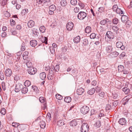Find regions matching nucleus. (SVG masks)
<instances>
[{
  "label": "nucleus",
  "mask_w": 132,
  "mask_h": 132,
  "mask_svg": "<svg viewBox=\"0 0 132 132\" xmlns=\"http://www.w3.org/2000/svg\"><path fill=\"white\" fill-rule=\"evenodd\" d=\"M80 37L78 36L75 37L73 39V40L75 43H77L80 41Z\"/></svg>",
  "instance_id": "obj_21"
},
{
  "label": "nucleus",
  "mask_w": 132,
  "mask_h": 132,
  "mask_svg": "<svg viewBox=\"0 0 132 132\" xmlns=\"http://www.w3.org/2000/svg\"><path fill=\"white\" fill-rule=\"evenodd\" d=\"M28 91V88L26 87L22 88L21 92L22 93L26 94Z\"/></svg>",
  "instance_id": "obj_34"
},
{
  "label": "nucleus",
  "mask_w": 132,
  "mask_h": 132,
  "mask_svg": "<svg viewBox=\"0 0 132 132\" xmlns=\"http://www.w3.org/2000/svg\"><path fill=\"white\" fill-rule=\"evenodd\" d=\"M61 3L62 6H65L67 4V2L65 0H62L61 2Z\"/></svg>",
  "instance_id": "obj_40"
},
{
  "label": "nucleus",
  "mask_w": 132,
  "mask_h": 132,
  "mask_svg": "<svg viewBox=\"0 0 132 132\" xmlns=\"http://www.w3.org/2000/svg\"><path fill=\"white\" fill-rule=\"evenodd\" d=\"M39 101L42 103H44V105L45 108H46V99L43 97H41L39 98Z\"/></svg>",
  "instance_id": "obj_11"
},
{
  "label": "nucleus",
  "mask_w": 132,
  "mask_h": 132,
  "mask_svg": "<svg viewBox=\"0 0 132 132\" xmlns=\"http://www.w3.org/2000/svg\"><path fill=\"white\" fill-rule=\"evenodd\" d=\"M104 8L103 7H99L98 9V11L100 13H102L103 12L104 10Z\"/></svg>",
  "instance_id": "obj_54"
},
{
  "label": "nucleus",
  "mask_w": 132,
  "mask_h": 132,
  "mask_svg": "<svg viewBox=\"0 0 132 132\" xmlns=\"http://www.w3.org/2000/svg\"><path fill=\"white\" fill-rule=\"evenodd\" d=\"M54 78V75L48 74L47 76V78L48 80H52Z\"/></svg>",
  "instance_id": "obj_50"
},
{
  "label": "nucleus",
  "mask_w": 132,
  "mask_h": 132,
  "mask_svg": "<svg viewBox=\"0 0 132 132\" xmlns=\"http://www.w3.org/2000/svg\"><path fill=\"white\" fill-rule=\"evenodd\" d=\"M107 23H108L109 24H111V21L109 20L108 18H106L105 19H103L101 20L100 22V23L102 25H105Z\"/></svg>",
  "instance_id": "obj_10"
},
{
  "label": "nucleus",
  "mask_w": 132,
  "mask_h": 132,
  "mask_svg": "<svg viewBox=\"0 0 132 132\" xmlns=\"http://www.w3.org/2000/svg\"><path fill=\"white\" fill-rule=\"evenodd\" d=\"M116 46L117 47L120 48L122 50H123L125 49V46L123 45L122 43L120 41H118L116 43Z\"/></svg>",
  "instance_id": "obj_5"
},
{
  "label": "nucleus",
  "mask_w": 132,
  "mask_h": 132,
  "mask_svg": "<svg viewBox=\"0 0 132 132\" xmlns=\"http://www.w3.org/2000/svg\"><path fill=\"white\" fill-rule=\"evenodd\" d=\"M50 50L51 54H53L55 52V50L52 47H50Z\"/></svg>",
  "instance_id": "obj_60"
},
{
  "label": "nucleus",
  "mask_w": 132,
  "mask_h": 132,
  "mask_svg": "<svg viewBox=\"0 0 132 132\" xmlns=\"http://www.w3.org/2000/svg\"><path fill=\"white\" fill-rule=\"evenodd\" d=\"M112 103L113 106H116L118 104V102L117 101H113Z\"/></svg>",
  "instance_id": "obj_47"
},
{
  "label": "nucleus",
  "mask_w": 132,
  "mask_h": 132,
  "mask_svg": "<svg viewBox=\"0 0 132 132\" xmlns=\"http://www.w3.org/2000/svg\"><path fill=\"white\" fill-rule=\"evenodd\" d=\"M80 9L79 7H76L74 9V11L75 13H78Z\"/></svg>",
  "instance_id": "obj_62"
},
{
  "label": "nucleus",
  "mask_w": 132,
  "mask_h": 132,
  "mask_svg": "<svg viewBox=\"0 0 132 132\" xmlns=\"http://www.w3.org/2000/svg\"><path fill=\"white\" fill-rule=\"evenodd\" d=\"M26 64L27 67L29 68L32 67V64L31 62H28L26 63Z\"/></svg>",
  "instance_id": "obj_42"
},
{
  "label": "nucleus",
  "mask_w": 132,
  "mask_h": 132,
  "mask_svg": "<svg viewBox=\"0 0 132 132\" xmlns=\"http://www.w3.org/2000/svg\"><path fill=\"white\" fill-rule=\"evenodd\" d=\"M84 91V89L82 88L79 87L78 88L77 90V93L78 95H82Z\"/></svg>",
  "instance_id": "obj_13"
},
{
  "label": "nucleus",
  "mask_w": 132,
  "mask_h": 132,
  "mask_svg": "<svg viewBox=\"0 0 132 132\" xmlns=\"http://www.w3.org/2000/svg\"><path fill=\"white\" fill-rule=\"evenodd\" d=\"M126 55V53L125 52H122L120 55V59H122L123 57H125Z\"/></svg>",
  "instance_id": "obj_51"
},
{
  "label": "nucleus",
  "mask_w": 132,
  "mask_h": 132,
  "mask_svg": "<svg viewBox=\"0 0 132 132\" xmlns=\"http://www.w3.org/2000/svg\"><path fill=\"white\" fill-rule=\"evenodd\" d=\"M12 73V70L9 69L6 70L5 72V75L7 77H10Z\"/></svg>",
  "instance_id": "obj_12"
},
{
  "label": "nucleus",
  "mask_w": 132,
  "mask_h": 132,
  "mask_svg": "<svg viewBox=\"0 0 132 132\" xmlns=\"http://www.w3.org/2000/svg\"><path fill=\"white\" fill-rule=\"evenodd\" d=\"M53 69L55 72H58L59 70V66L58 65H56L55 67H53Z\"/></svg>",
  "instance_id": "obj_37"
},
{
  "label": "nucleus",
  "mask_w": 132,
  "mask_h": 132,
  "mask_svg": "<svg viewBox=\"0 0 132 132\" xmlns=\"http://www.w3.org/2000/svg\"><path fill=\"white\" fill-rule=\"evenodd\" d=\"M127 27L129 28L131 26V22L130 21H128L126 22Z\"/></svg>",
  "instance_id": "obj_53"
},
{
  "label": "nucleus",
  "mask_w": 132,
  "mask_h": 132,
  "mask_svg": "<svg viewBox=\"0 0 132 132\" xmlns=\"http://www.w3.org/2000/svg\"><path fill=\"white\" fill-rule=\"evenodd\" d=\"M89 111V108L86 105L82 106L80 109L81 112L84 114L88 113Z\"/></svg>",
  "instance_id": "obj_3"
},
{
  "label": "nucleus",
  "mask_w": 132,
  "mask_h": 132,
  "mask_svg": "<svg viewBox=\"0 0 132 132\" xmlns=\"http://www.w3.org/2000/svg\"><path fill=\"white\" fill-rule=\"evenodd\" d=\"M47 0H36L37 3L36 5L39 6L40 4H42L43 3H44L47 2Z\"/></svg>",
  "instance_id": "obj_19"
},
{
  "label": "nucleus",
  "mask_w": 132,
  "mask_h": 132,
  "mask_svg": "<svg viewBox=\"0 0 132 132\" xmlns=\"http://www.w3.org/2000/svg\"><path fill=\"white\" fill-rule=\"evenodd\" d=\"M4 78V76L3 72L0 71V79L1 80H3Z\"/></svg>",
  "instance_id": "obj_45"
},
{
  "label": "nucleus",
  "mask_w": 132,
  "mask_h": 132,
  "mask_svg": "<svg viewBox=\"0 0 132 132\" xmlns=\"http://www.w3.org/2000/svg\"><path fill=\"white\" fill-rule=\"evenodd\" d=\"M89 126L87 123H83L81 128V132H88L89 131Z\"/></svg>",
  "instance_id": "obj_1"
},
{
  "label": "nucleus",
  "mask_w": 132,
  "mask_h": 132,
  "mask_svg": "<svg viewBox=\"0 0 132 132\" xmlns=\"http://www.w3.org/2000/svg\"><path fill=\"white\" fill-rule=\"evenodd\" d=\"M87 16L86 13L83 11H80L79 12L78 15V18L80 20H83Z\"/></svg>",
  "instance_id": "obj_2"
},
{
  "label": "nucleus",
  "mask_w": 132,
  "mask_h": 132,
  "mask_svg": "<svg viewBox=\"0 0 132 132\" xmlns=\"http://www.w3.org/2000/svg\"><path fill=\"white\" fill-rule=\"evenodd\" d=\"M57 124L60 126H61L64 124L63 120H62L58 121L57 122Z\"/></svg>",
  "instance_id": "obj_24"
},
{
  "label": "nucleus",
  "mask_w": 132,
  "mask_h": 132,
  "mask_svg": "<svg viewBox=\"0 0 132 132\" xmlns=\"http://www.w3.org/2000/svg\"><path fill=\"white\" fill-rule=\"evenodd\" d=\"M10 22L11 26H13L15 24V22L12 19L10 20Z\"/></svg>",
  "instance_id": "obj_58"
},
{
  "label": "nucleus",
  "mask_w": 132,
  "mask_h": 132,
  "mask_svg": "<svg viewBox=\"0 0 132 132\" xmlns=\"http://www.w3.org/2000/svg\"><path fill=\"white\" fill-rule=\"evenodd\" d=\"M21 50L22 51H24L25 50V44L23 42L22 43L21 45Z\"/></svg>",
  "instance_id": "obj_49"
},
{
  "label": "nucleus",
  "mask_w": 132,
  "mask_h": 132,
  "mask_svg": "<svg viewBox=\"0 0 132 132\" xmlns=\"http://www.w3.org/2000/svg\"><path fill=\"white\" fill-rule=\"evenodd\" d=\"M98 95L101 97H103L105 95V93L103 92L100 91L99 92Z\"/></svg>",
  "instance_id": "obj_55"
},
{
  "label": "nucleus",
  "mask_w": 132,
  "mask_h": 132,
  "mask_svg": "<svg viewBox=\"0 0 132 132\" xmlns=\"http://www.w3.org/2000/svg\"><path fill=\"white\" fill-rule=\"evenodd\" d=\"M7 3V0H2L1 4L2 6H4Z\"/></svg>",
  "instance_id": "obj_46"
},
{
  "label": "nucleus",
  "mask_w": 132,
  "mask_h": 132,
  "mask_svg": "<svg viewBox=\"0 0 132 132\" xmlns=\"http://www.w3.org/2000/svg\"><path fill=\"white\" fill-rule=\"evenodd\" d=\"M35 24L34 21L32 20H30L28 22L27 25L29 27L31 28L33 27Z\"/></svg>",
  "instance_id": "obj_16"
},
{
  "label": "nucleus",
  "mask_w": 132,
  "mask_h": 132,
  "mask_svg": "<svg viewBox=\"0 0 132 132\" xmlns=\"http://www.w3.org/2000/svg\"><path fill=\"white\" fill-rule=\"evenodd\" d=\"M1 113L3 115H4L5 114V109L3 108L1 109Z\"/></svg>",
  "instance_id": "obj_48"
},
{
  "label": "nucleus",
  "mask_w": 132,
  "mask_h": 132,
  "mask_svg": "<svg viewBox=\"0 0 132 132\" xmlns=\"http://www.w3.org/2000/svg\"><path fill=\"white\" fill-rule=\"evenodd\" d=\"M40 78L42 80H44L46 77V75L45 72H43L39 75Z\"/></svg>",
  "instance_id": "obj_20"
},
{
  "label": "nucleus",
  "mask_w": 132,
  "mask_h": 132,
  "mask_svg": "<svg viewBox=\"0 0 132 132\" xmlns=\"http://www.w3.org/2000/svg\"><path fill=\"white\" fill-rule=\"evenodd\" d=\"M11 33L12 35H15L17 34L16 31L14 29L12 30Z\"/></svg>",
  "instance_id": "obj_63"
},
{
  "label": "nucleus",
  "mask_w": 132,
  "mask_h": 132,
  "mask_svg": "<svg viewBox=\"0 0 132 132\" xmlns=\"http://www.w3.org/2000/svg\"><path fill=\"white\" fill-rule=\"evenodd\" d=\"M40 127L44 129L45 127L46 124L45 122L43 121H40L39 123Z\"/></svg>",
  "instance_id": "obj_25"
},
{
  "label": "nucleus",
  "mask_w": 132,
  "mask_h": 132,
  "mask_svg": "<svg viewBox=\"0 0 132 132\" xmlns=\"http://www.w3.org/2000/svg\"><path fill=\"white\" fill-rule=\"evenodd\" d=\"M56 97L57 99L61 100L62 99L63 97L61 95L57 94L56 95Z\"/></svg>",
  "instance_id": "obj_43"
},
{
  "label": "nucleus",
  "mask_w": 132,
  "mask_h": 132,
  "mask_svg": "<svg viewBox=\"0 0 132 132\" xmlns=\"http://www.w3.org/2000/svg\"><path fill=\"white\" fill-rule=\"evenodd\" d=\"M121 20L122 22L123 23H125L128 21V17L126 15H122L121 17Z\"/></svg>",
  "instance_id": "obj_14"
},
{
  "label": "nucleus",
  "mask_w": 132,
  "mask_h": 132,
  "mask_svg": "<svg viewBox=\"0 0 132 132\" xmlns=\"http://www.w3.org/2000/svg\"><path fill=\"white\" fill-rule=\"evenodd\" d=\"M82 43L84 46H87L88 44V40L86 39H84L83 40Z\"/></svg>",
  "instance_id": "obj_32"
},
{
  "label": "nucleus",
  "mask_w": 132,
  "mask_h": 132,
  "mask_svg": "<svg viewBox=\"0 0 132 132\" xmlns=\"http://www.w3.org/2000/svg\"><path fill=\"white\" fill-rule=\"evenodd\" d=\"M91 28L90 27L88 26L85 29V32L87 33H89L91 31Z\"/></svg>",
  "instance_id": "obj_35"
},
{
  "label": "nucleus",
  "mask_w": 132,
  "mask_h": 132,
  "mask_svg": "<svg viewBox=\"0 0 132 132\" xmlns=\"http://www.w3.org/2000/svg\"><path fill=\"white\" fill-rule=\"evenodd\" d=\"M71 98L69 96L66 97H65L64 99V101L68 103H69L71 101Z\"/></svg>",
  "instance_id": "obj_27"
},
{
  "label": "nucleus",
  "mask_w": 132,
  "mask_h": 132,
  "mask_svg": "<svg viewBox=\"0 0 132 132\" xmlns=\"http://www.w3.org/2000/svg\"><path fill=\"white\" fill-rule=\"evenodd\" d=\"M96 36V34L94 33H92L90 35V38L91 39H94Z\"/></svg>",
  "instance_id": "obj_57"
},
{
  "label": "nucleus",
  "mask_w": 132,
  "mask_h": 132,
  "mask_svg": "<svg viewBox=\"0 0 132 132\" xmlns=\"http://www.w3.org/2000/svg\"><path fill=\"white\" fill-rule=\"evenodd\" d=\"M32 88L33 89L34 91L36 93H38V89L37 87L36 86H32Z\"/></svg>",
  "instance_id": "obj_41"
},
{
  "label": "nucleus",
  "mask_w": 132,
  "mask_h": 132,
  "mask_svg": "<svg viewBox=\"0 0 132 132\" xmlns=\"http://www.w3.org/2000/svg\"><path fill=\"white\" fill-rule=\"evenodd\" d=\"M122 90L126 94H128L130 91V89L129 88H128L126 87H124L123 88Z\"/></svg>",
  "instance_id": "obj_26"
},
{
  "label": "nucleus",
  "mask_w": 132,
  "mask_h": 132,
  "mask_svg": "<svg viewBox=\"0 0 132 132\" xmlns=\"http://www.w3.org/2000/svg\"><path fill=\"white\" fill-rule=\"evenodd\" d=\"M30 45L33 47H35L37 44V42L36 40H32L30 42Z\"/></svg>",
  "instance_id": "obj_18"
},
{
  "label": "nucleus",
  "mask_w": 132,
  "mask_h": 132,
  "mask_svg": "<svg viewBox=\"0 0 132 132\" xmlns=\"http://www.w3.org/2000/svg\"><path fill=\"white\" fill-rule=\"evenodd\" d=\"M71 4L73 5H76L77 3V0H71L70 1Z\"/></svg>",
  "instance_id": "obj_44"
},
{
  "label": "nucleus",
  "mask_w": 132,
  "mask_h": 132,
  "mask_svg": "<svg viewBox=\"0 0 132 132\" xmlns=\"http://www.w3.org/2000/svg\"><path fill=\"white\" fill-rule=\"evenodd\" d=\"M73 26V24L72 22H69L67 24V29L68 30L71 31L72 29Z\"/></svg>",
  "instance_id": "obj_7"
},
{
  "label": "nucleus",
  "mask_w": 132,
  "mask_h": 132,
  "mask_svg": "<svg viewBox=\"0 0 132 132\" xmlns=\"http://www.w3.org/2000/svg\"><path fill=\"white\" fill-rule=\"evenodd\" d=\"M118 71L119 72H122L124 69V66L122 65H118Z\"/></svg>",
  "instance_id": "obj_29"
},
{
  "label": "nucleus",
  "mask_w": 132,
  "mask_h": 132,
  "mask_svg": "<svg viewBox=\"0 0 132 132\" xmlns=\"http://www.w3.org/2000/svg\"><path fill=\"white\" fill-rule=\"evenodd\" d=\"M28 73L31 75L35 74L37 72L36 69L33 67H31L28 70Z\"/></svg>",
  "instance_id": "obj_6"
},
{
  "label": "nucleus",
  "mask_w": 132,
  "mask_h": 132,
  "mask_svg": "<svg viewBox=\"0 0 132 132\" xmlns=\"http://www.w3.org/2000/svg\"><path fill=\"white\" fill-rule=\"evenodd\" d=\"M77 125V121L75 119L73 120L70 122V125L72 127H75Z\"/></svg>",
  "instance_id": "obj_17"
},
{
  "label": "nucleus",
  "mask_w": 132,
  "mask_h": 132,
  "mask_svg": "<svg viewBox=\"0 0 132 132\" xmlns=\"http://www.w3.org/2000/svg\"><path fill=\"white\" fill-rule=\"evenodd\" d=\"M31 84V82L29 80L26 81L24 83V85L25 86H29Z\"/></svg>",
  "instance_id": "obj_39"
},
{
  "label": "nucleus",
  "mask_w": 132,
  "mask_h": 132,
  "mask_svg": "<svg viewBox=\"0 0 132 132\" xmlns=\"http://www.w3.org/2000/svg\"><path fill=\"white\" fill-rule=\"evenodd\" d=\"M118 22L119 20L116 18H114L112 19V22L114 24L117 25Z\"/></svg>",
  "instance_id": "obj_36"
},
{
  "label": "nucleus",
  "mask_w": 132,
  "mask_h": 132,
  "mask_svg": "<svg viewBox=\"0 0 132 132\" xmlns=\"http://www.w3.org/2000/svg\"><path fill=\"white\" fill-rule=\"evenodd\" d=\"M118 122L120 124L123 125L126 124V121L125 118H122L119 119Z\"/></svg>",
  "instance_id": "obj_15"
},
{
  "label": "nucleus",
  "mask_w": 132,
  "mask_h": 132,
  "mask_svg": "<svg viewBox=\"0 0 132 132\" xmlns=\"http://www.w3.org/2000/svg\"><path fill=\"white\" fill-rule=\"evenodd\" d=\"M115 12L121 15L123 14V12L121 8L118 7Z\"/></svg>",
  "instance_id": "obj_22"
},
{
  "label": "nucleus",
  "mask_w": 132,
  "mask_h": 132,
  "mask_svg": "<svg viewBox=\"0 0 132 132\" xmlns=\"http://www.w3.org/2000/svg\"><path fill=\"white\" fill-rule=\"evenodd\" d=\"M32 34L36 36H38L39 33L37 31V29L33 28L32 29Z\"/></svg>",
  "instance_id": "obj_31"
},
{
  "label": "nucleus",
  "mask_w": 132,
  "mask_h": 132,
  "mask_svg": "<svg viewBox=\"0 0 132 132\" xmlns=\"http://www.w3.org/2000/svg\"><path fill=\"white\" fill-rule=\"evenodd\" d=\"M51 116L50 114L49 113H48L47 115L46 119L49 120H50L51 119Z\"/></svg>",
  "instance_id": "obj_56"
},
{
  "label": "nucleus",
  "mask_w": 132,
  "mask_h": 132,
  "mask_svg": "<svg viewBox=\"0 0 132 132\" xmlns=\"http://www.w3.org/2000/svg\"><path fill=\"white\" fill-rule=\"evenodd\" d=\"M112 54L114 57H116L119 55V53L118 52H112Z\"/></svg>",
  "instance_id": "obj_52"
},
{
  "label": "nucleus",
  "mask_w": 132,
  "mask_h": 132,
  "mask_svg": "<svg viewBox=\"0 0 132 132\" xmlns=\"http://www.w3.org/2000/svg\"><path fill=\"white\" fill-rule=\"evenodd\" d=\"M106 50L107 52L110 53L112 51L113 48L111 46H108L106 47Z\"/></svg>",
  "instance_id": "obj_23"
},
{
  "label": "nucleus",
  "mask_w": 132,
  "mask_h": 132,
  "mask_svg": "<svg viewBox=\"0 0 132 132\" xmlns=\"http://www.w3.org/2000/svg\"><path fill=\"white\" fill-rule=\"evenodd\" d=\"M96 126L98 128L99 127L101 126L100 122L98 121L96 123Z\"/></svg>",
  "instance_id": "obj_64"
},
{
  "label": "nucleus",
  "mask_w": 132,
  "mask_h": 132,
  "mask_svg": "<svg viewBox=\"0 0 132 132\" xmlns=\"http://www.w3.org/2000/svg\"><path fill=\"white\" fill-rule=\"evenodd\" d=\"M49 14L50 15H52L54 13V11L56 9L55 6L53 4L51 5L49 7Z\"/></svg>",
  "instance_id": "obj_4"
},
{
  "label": "nucleus",
  "mask_w": 132,
  "mask_h": 132,
  "mask_svg": "<svg viewBox=\"0 0 132 132\" xmlns=\"http://www.w3.org/2000/svg\"><path fill=\"white\" fill-rule=\"evenodd\" d=\"M106 36L108 38L110 39H113L114 37L113 33L110 31H108L107 32Z\"/></svg>",
  "instance_id": "obj_8"
},
{
  "label": "nucleus",
  "mask_w": 132,
  "mask_h": 132,
  "mask_svg": "<svg viewBox=\"0 0 132 132\" xmlns=\"http://www.w3.org/2000/svg\"><path fill=\"white\" fill-rule=\"evenodd\" d=\"M39 30L42 33H44L45 31V28L44 26H41L39 28Z\"/></svg>",
  "instance_id": "obj_38"
},
{
  "label": "nucleus",
  "mask_w": 132,
  "mask_h": 132,
  "mask_svg": "<svg viewBox=\"0 0 132 132\" xmlns=\"http://www.w3.org/2000/svg\"><path fill=\"white\" fill-rule=\"evenodd\" d=\"M95 89L94 88H92L88 92V93L90 95H92L95 92Z\"/></svg>",
  "instance_id": "obj_33"
},
{
  "label": "nucleus",
  "mask_w": 132,
  "mask_h": 132,
  "mask_svg": "<svg viewBox=\"0 0 132 132\" xmlns=\"http://www.w3.org/2000/svg\"><path fill=\"white\" fill-rule=\"evenodd\" d=\"M112 29L114 32H115L116 33H117L119 30V28L118 27L116 26H113L112 27Z\"/></svg>",
  "instance_id": "obj_30"
},
{
  "label": "nucleus",
  "mask_w": 132,
  "mask_h": 132,
  "mask_svg": "<svg viewBox=\"0 0 132 132\" xmlns=\"http://www.w3.org/2000/svg\"><path fill=\"white\" fill-rule=\"evenodd\" d=\"M118 8L117 5H115L113 6L112 9L114 11H116Z\"/></svg>",
  "instance_id": "obj_59"
},
{
  "label": "nucleus",
  "mask_w": 132,
  "mask_h": 132,
  "mask_svg": "<svg viewBox=\"0 0 132 132\" xmlns=\"http://www.w3.org/2000/svg\"><path fill=\"white\" fill-rule=\"evenodd\" d=\"M103 110H101L100 112V113L99 114L98 116L99 117H102L104 116V114L103 113Z\"/></svg>",
  "instance_id": "obj_61"
},
{
  "label": "nucleus",
  "mask_w": 132,
  "mask_h": 132,
  "mask_svg": "<svg viewBox=\"0 0 132 132\" xmlns=\"http://www.w3.org/2000/svg\"><path fill=\"white\" fill-rule=\"evenodd\" d=\"M55 72L53 69V67H51V68H50L49 69L48 75L54 76L55 75Z\"/></svg>",
  "instance_id": "obj_28"
},
{
  "label": "nucleus",
  "mask_w": 132,
  "mask_h": 132,
  "mask_svg": "<svg viewBox=\"0 0 132 132\" xmlns=\"http://www.w3.org/2000/svg\"><path fill=\"white\" fill-rule=\"evenodd\" d=\"M23 85L20 83H18L16 84L15 89V92H19L22 88Z\"/></svg>",
  "instance_id": "obj_9"
}]
</instances>
